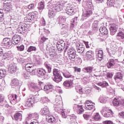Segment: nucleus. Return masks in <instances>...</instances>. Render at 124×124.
I'll return each instance as SVG.
<instances>
[{
	"mask_svg": "<svg viewBox=\"0 0 124 124\" xmlns=\"http://www.w3.org/2000/svg\"><path fill=\"white\" fill-rule=\"evenodd\" d=\"M92 7H93V3L92 2V0H89L86 1V4L85 6V11L83 13V16L84 17H88L91 14H93V12L92 11Z\"/></svg>",
	"mask_w": 124,
	"mask_h": 124,
	"instance_id": "f257e3e1",
	"label": "nucleus"
},
{
	"mask_svg": "<svg viewBox=\"0 0 124 124\" xmlns=\"http://www.w3.org/2000/svg\"><path fill=\"white\" fill-rule=\"evenodd\" d=\"M25 69L28 72H29L31 75H35V71H34V69H33L32 64L30 63H27L25 65Z\"/></svg>",
	"mask_w": 124,
	"mask_h": 124,
	"instance_id": "f03ea898",
	"label": "nucleus"
},
{
	"mask_svg": "<svg viewBox=\"0 0 124 124\" xmlns=\"http://www.w3.org/2000/svg\"><path fill=\"white\" fill-rule=\"evenodd\" d=\"M73 110L78 115H81V114H83L84 113V108H83V106L82 105H78L77 104L74 105L73 107Z\"/></svg>",
	"mask_w": 124,
	"mask_h": 124,
	"instance_id": "7ed1b4c3",
	"label": "nucleus"
},
{
	"mask_svg": "<svg viewBox=\"0 0 124 124\" xmlns=\"http://www.w3.org/2000/svg\"><path fill=\"white\" fill-rule=\"evenodd\" d=\"M35 101V97H34V96H32L31 97L27 99V101H26L25 106L26 108H29V107H31V106H32V105H33Z\"/></svg>",
	"mask_w": 124,
	"mask_h": 124,
	"instance_id": "20e7f679",
	"label": "nucleus"
},
{
	"mask_svg": "<svg viewBox=\"0 0 124 124\" xmlns=\"http://www.w3.org/2000/svg\"><path fill=\"white\" fill-rule=\"evenodd\" d=\"M92 101L88 100L86 102V104L85 105V108L86 110H93V111H95V107L93 106V105H92Z\"/></svg>",
	"mask_w": 124,
	"mask_h": 124,
	"instance_id": "39448f33",
	"label": "nucleus"
},
{
	"mask_svg": "<svg viewBox=\"0 0 124 124\" xmlns=\"http://www.w3.org/2000/svg\"><path fill=\"white\" fill-rule=\"evenodd\" d=\"M118 25L115 24H110L109 31L111 35H114L118 31Z\"/></svg>",
	"mask_w": 124,
	"mask_h": 124,
	"instance_id": "423d86ee",
	"label": "nucleus"
},
{
	"mask_svg": "<svg viewBox=\"0 0 124 124\" xmlns=\"http://www.w3.org/2000/svg\"><path fill=\"white\" fill-rule=\"evenodd\" d=\"M68 55L69 60H74L76 57V51L75 50L70 48L68 50Z\"/></svg>",
	"mask_w": 124,
	"mask_h": 124,
	"instance_id": "0eeeda50",
	"label": "nucleus"
},
{
	"mask_svg": "<svg viewBox=\"0 0 124 124\" xmlns=\"http://www.w3.org/2000/svg\"><path fill=\"white\" fill-rule=\"evenodd\" d=\"M68 15L70 16H72L75 14V12H74V8L72 7L67 6L65 8V12Z\"/></svg>",
	"mask_w": 124,
	"mask_h": 124,
	"instance_id": "6e6552de",
	"label": "nucleus"
},
{
	"mask_svg": "<svg viewBox=\"0 0 124 124\" xmlns=\"http://www.w3.org/2000/svg\"><path fill=\"white\" fill-rule=\"evenodd\" d=\"M41 115L42 116H46L47 117L48 116H50L51 112L47 107H46L44 108H42L40 110Z\"/></svg>",
	"mask_w": 124,
	"mask_h": 124,
	"instance_id": "1a4fd4ad",
	"label": "nucleus"
},
{
	"mask_svg": "<svg viewBox=\"0 0 124 124\" xmlns=\"http://www.w3.org/2000/svg\"><path fill=\"white\" fill-rule=\"evenodd\" d=\"M56 47L59 51H62L65 47V43L62 41H58L56 45Z\"/></svg>",
	"mask_w": 124,
	"mask_h": 124,
	"instance_id": "9d476101",
	"label": "nucleus"
},
{
	"mask_svg": "<svg viewBox=\"0 0 124 124\" xmlns=\"http://www.w3.org/2000/svg\"><path fill=\"white\" fill-rule=\"evenodd\" d=\"M21 41V36L19 35H14L12 39V43L13 44H18L19 42Z\"/></svg>",
	"mask_w": 124,
	"mask_h": 124,
	"instance_id": "9b49d317",
	"label": "nucleus"
},
{
	"mask_svg": "<svg viewBox=\"0 0 124 124\" xmlns=\"http://www.w3.org/2000/svg\"><path fill=\"white\" fill-rule=\"evenodd\" d=\"M9 72L11 73H14L16 72V70H17V65L16 64L14 63H12L10 64L8 68Z\"/></svg>",
	"mask_w": 124,
	"mask_h": 124,
	"instance_id": "f8f14e48",
	"label": "nucleus"
},
{
	"mask_svg": "<svg viewBox=\"0 0 124 124\" xmlns=\"http://www.w3.org/2000/svg\"><path fill=\"white\" fill-rule=\"evenodd\" d=\"M120 2L121 0H116V2L115 0H108L107 3L108 6L111 7L112 6H117L116 4H120Z\"/></svg>",
	"mask_w": 124,
	"mask_h": 124,
	"instance_id": "ddd939ff",
	"label": "nucleus"
},
{
	"mask_svg": "<svg viewBox=\"0 0 124 124\" xmlns=\"http://www.w3.org/2000/svg\"><path fill=\"white\" fill-rule=\"evenodd\" d=\"M30 89L31 92H34V93H38L39 91V88L37 86V84L34 83H31L30 86Z\"/></svg>",
	"mask_w": 124,
	"mask_h": 124,
	"instance_id": "4468645a",
	"label": "nucleus"
},
{
	"mask_svg": "<svg viewBox=\"0 0 124 124\" xmlns=\"http://www.w3.org/2000/svg\"><path fill=\"white\" fill-rule=\"evenodd\" d=\"M39 118V114L35 112L34 113L29 114L28 116L27 117V120L31 121V119H34V120H37Z\"/></svg>",
	"mask_w": 124,
	"mask_h": 124,
	"instance_id": "2eb2a0df",
	"label": "nucleus"
},
{
	"mask_svg": "<svg viewBox=\"0 0 124 124\" xmlns=\"http://www.w3.org/2000/svg\"><path fill=\"white\" fill-rule=\"evenodd\" d=\"M2 43L5 45V46L9 47L12 45V41H11L9 38H5L3 39Z\"/></svg>",
	"mask_w": 124,
	"mask_h": 124,
	"instance_id": "dca6fc26",
	"label": "nucleus"
},
{
	"mask_svg": "<svg viewBox=\"0 0 124 124\" xmlns=\"http://www.w3.org/2000/svg\"><path fill=\"white\" fill-rule=\"evenodd\" d=\"M73 84V82H72V80H66L63 83V85L66 89H69L70 88H72Z\"/></svg>",
	"mask_w": 124,
	"mask_h": 124,
	"instance_id": "f3484780",
	"label": "nucleus"
},
{
	"mask_svg": "<svg viewBox=\"0 0 124 124\" xmlns=\"http://www.w3.org/2000/svg\"><path fill=\"white\" fill-rule=\"evenodd\" d=\"M3 2L4 4V7L5 9V10L6 11H8V12H9L10 11V6H11V3L8 2V0H7V1H4Z\"/></svg>",
	"mask_w": 124,
	"mask_h": 124,
	"instance_id": "a211bd4d",
	"label": "nucleus"
},
{
	"mask_svg": "<svg viewBox=\"0 0 124 124\" xmlns=\"http://www.w3.org/2000/svg\"><path fill=\"white\" fill-rule=\"evenodd\" d=\"M116 61H117L116 59H109L108 62L107 63L108 68H111L112 66H114V65L116 64Z\"/></svg>",
	"mask_w": 124,
	"mask_h": 124,
	"instance_id": "6ab92c4d",
	"label": "nucleus"
},
{
	"mask_svg": "<svg viewBox=\"0 0 124 124\" xmlns=\"http://www.w3.org/2000/svg\"><path fill=\"white\" fill-rule=\"evenodd\" d=\"M19 84L20 81H19V80H18V79L17 78H14L12 80L10 85L13 88H14L15 87H17V86H19Z\"/></svg>",
	"mask_w": 124,
	"mask_h": 124,
	"instance_id": "aec40b11",
	"label": "nucleus"
},
{
	"mask_svg": "<svg viewBox=\"0 0 124 124\" xmlns=\"http://www.w3.org/2000/svg\"><path fill=\"white\" fill-rule=\"evenodd\" d=\"M46 120L49 124H54L56 122V118L50 114L46 118Z\"/></svg>",
	"mask_w": 124,
	"mask_h": 124,
	"instance_id": "412c9836",
	"label": "nucleus"
},
{
	"mask_svg": "<svg viewBox=\"0 0 124 124\" xmlns=\"http://www.w3.org/2000/svg\"><path fill=\"white\" fill-rule=\"evenodd\" d=\"M37 73H38L39 76H45L46 75V70L42 68L37 69Z\"/></svg>",
	"mask_w": 124,
	"mask_h": 124,
	"instance_id": "4be33fe9",
	"label": "nucleus"
},
{
	"mask_svg": "<svg viewBox=\"0 0 124 124\" xmlns=\"http://www.w3.org/2000/svg\"><path fill=\"white\" fill-rule=\"evenodd\" d=\"M54 88V86L50 83H47L45 86V91H48V92H52V89Z\"/></svg>",
	"mask_w": 124,
	"mask_h": 124,
	"instance_id": "5701e85b",
	"label": "nucleus"
},
{
	"mask_svg": "<svg viewBox=\"0 0 124 124\" xmlns=\"http://www.w3.org/2000/svg\"><path fill=\"white\" fill-rule=\"evenodd\" d=\"M54 88V86L50 83H47L45 86V91H48V92H52V89Z\"/></svg>",
	"mask_w": 124,
	"mask_h": 124,
	"instance_id": "b1692460",
	"label": "nucleus"
},
{
	"mask_svg": "<svg viewBox=\"0 0 124 124\" xmlns=\"http://www.w3.org/2000/svg\"><path fill=\"white\" fill-rule=\"evenodd\" d=\"M107 50L109 57H113L117 52L114 48H110L109 49L108 48H107Z\"/></svg>",
	"mask_w": 124,
	"mask_h": 124,
	"instance_id": "393cba45",
	"label": "nucleus"
},
{
	"mask_svg": "<svg viewBox=\"0 0 124 124\" xmlns=\"http://www.w3.org/2000/svg\"><path fill=\"white\" fill-rule=\"evenodd\" d=\"M12 97V98L11 99V100H10V103L12 104H16V100L17 99V95L16 94H14V95H8V97L9 98L10 97Z\"/></svg>",
	"mask_w": 124,
	"mask_h": 124,
	"instance_id": "a878e982",
	"label": "nucleus"
},
{
	"mask_svg": "<svg viewBox=\"0 0 124 124\" xmlns=\"http://www.w3.org/2000/svg\"><path fill=\"white\" fill-rule=\"evenodd\" d=\"M11 58H12V54L9 52L4 53L2 57V60H6V59L10 60Z\"/></svg>",
	"mask_w": 124,
	"mask_h": 124,
	"instance_id": "bb28decb",
	"label": "nucleus"
},
{
	"mask_svg": "<svg viewBox=\"0 0 124 124\" xmlns=\"http://www.w3.org/2000/svg\"><path fill=\"white\" fill-rule=\"evenodd\" d=\"M99 31L104 35H107L108 34V30L105 27H101L99 29Z\"/></svg>",
	"mask_w": 124,
	"mask_h": 124,
	"instance_id": "cd10ccee",
	"label": "nucleus"
},
{
	"mask_svg": "<svg viewBox=\"0 0 124 124\" xmlns=\"http://www.w3.org/2000/svg\"><path fill=\"white\" fill-rule=\"evenodd\" d=\"M61 99L60 96H57V98H56L55 101L54 103V106H60L62 103V101Z\"/></svg>",
	"mask_w": 124,
	"mask_h": 124,
	"instance_id": "c85d7f7f",
	"label": "nucleus"
},
{
	"mask_svg": "<svg viewBox=\"0 0 124 124\" xmlns=\"http://www.w3.org/2000/svg\"><path fill=\"white\" fill-rule=\"evenodd\" d=\"M62 80V75L61 74L56 76L53 78V81H54V82H56V83H60V82H61V81Z\"/></svg>",
	"mask_w": 124,
	"mask_h": 124,
	"instance_id": "c756f323",
	"label": "nucleus"
},
{
	"mask_svg": "<svg viewBox=\"0 0 124 124\" xmlns=\"http://www.w3.org/2000/svg\"><path fill=\"white\" fill-rule=\"evenodd\" d=\"M98 22L96 21H94L92 25V30L93 31H98Z\"/></svg>",
	"mask_w": 124,
	"mask_h": 124,
	"instance_id": "7c9ffc66",
	"label": "nucleus"
},
{
	"mask_svg": "<svg viewBox=\"0 0 124 124\" xmlns=\"http://www.w3.org/2000/svg\"><path fill=\"white\" fill-rule=\"evenodd\" d=\"M93 68L92 66L86 67L82 69L83 71L85 73H92L93 69Z\"/></svg>",
	"mask_w": 124,
	"mask_h": 124,
	"instance_id": "2f4dec72",
	"label": "nucleus"
},
{
	"mask_svg": "<svg viewBox=\"0 0 124 124\" xmlns=\"http://www.w3.org/2000/svg\"><path fill=\"white\" fill-rule=\"evenodd\" d=\"M77 51L79 54H82L85 51V46H84L79 45V46L77 48Z\"/></svg>",
	"mask_w": 124,
	"mask_h": 124,
	"instance_id": "473e14b6",
	"label": "nucleus"
},
{
	"mask_svg": "<svg viewBox=\"0 0 124 124\" xmlns=\"http://www.w3.org/2000/svg\"><path fill=\"white\" fill-rule=\"evenodd\" d=\"M22 115L20 113H16L14 116V119L16 121H22Z\"/></svg>",
	"mask_w": 124,
	"mask_h": 124,
	"instance_id": "72a5a7b5",
	"label": "nucleus"
},
{
	"mask_svg": "<svg viewBox=\"0 0 124 124\" xmlns=\"http://www.w3.org/2000/svg\"><path fill=\"white\" fill-rule=\"evenodd\" d=\"M113 104L114 106H120L122 104V102L119 99L114 98L113 101Z\"/></svg>",
	"mask_w": 124,
	"mask_h": 124,
	"instance_id": "f704fd0d",
	"label": "nucleus"
},
{
	"mask_svg": "<svg viewBox=\"0 0 124 124\" xmlns=\"http://www.w3.org/2000/svg\"><path fill=\"white\" fill-rule=\"evenodd\" d=\"M64 8L62 7V4H55L54 9L56 11L60 12L62 11V10H63Z\"/></svg>",
	"mask_w": 124,
	"mask_h": 124,
	"instance_id": "c9c22d12",
	"label": "nucleus"
},
{
	"mask_svg": "<svg viewBox=\"0 0 124 124\" xmlns=\"http://www.w3.org/2000/svg\"><path fill=\"white\" fill-rule=\"evenodd\" d=\"M103 51L102 50L98 51V61H102L103 59Z\"/></svg>",
	"mask_w": 124,
	"mask_h": 124,
	"instance_id": "e433bc0d",
	"label": "nucleus"
},
{
	"mask_svg": "<svg viewBox=\"0 0 124 124\" xmlns=\"http://www.w3.org/2000/svg\"><path fill=\"white\" fill-rule=\"evenodd\" d=\"M55 12L53 10V9H49L48 11V17L49 18H54L55 17Z\"/></svg>",
	"mask_w": 124,
	"mask_h": 124,
	"instance_id": "4c0bfd02",
	"label": "nucleus"
},
{
	"mask_svg": "<svg viewBox=\"0 0 124 124\" xmlns=\"http://www.w3.org/2000/svg\"><path fill=\"white\" fill-rule=\"evenodd\" d=\"M57 20L59 21L60 25H61V24H62V23L65 22V17L61 16L59 17Z\"/></svg>",
	"mask_w": 124,
	"mask_h": 124,
	"instance_id": "58836bf2",
	"label": "nucleus"
},
{
	"mask_svg": "<svg viewBox=\"0 0 124 124\" xmlns=\"http://www.w3.org/2000/svg\"><path fill=\"white\" fill-rule=\"evenodd\" d=\"M6 75V71L5 70H2L0 69V79L4 78Z\"/></svg>",
	"mask_w": 124,
	"mask_h": 124,
	"instance_id": "ea45409f",
	"label": "nucleus"
},
{
	"mask_svg": "<svg viewBox=\"0 0 124 124\" xmlns=\"http://www.w3.org/2000/svg\"><path fill=\"white\" fill-rule=\"evenodd\" d=\"M93 57V51H88L86 52V59L87 60H90V59H92Z\"/></svg>",
	"mask_w": 124,
	"mask_h": 124,
	"instance_id": "a19ab883",
	"label": "nucleus"
},
{
	"mask_svg": "<svg viewBox=\"0 0 124 124\" xmlns=\"http://www.w3.org/2000/svg\"><path fill=\"white\" fill-rule=\"evenodd\" d=\"M27 21L28 22H31L32 21V20H33L34 19V16L31 13H30L27 16Z\"/></svg>",
	"mask_w": 124,
	"mask_h": 124,
	"instance_id": "79ce46f5",
	"label": "nucleus"
},
{
	"mask_svg": "<svg viewBox=\"0 0 124 124\" xmlns=\"http://www.w3.org/2000/svg\"><path fill=\"white\" fill-rule=\"evenodd\" d=\"M93 119L95 121H100L101 120V117H100V115H99V113H96L93 115Z\"/></svg>",
	"mask_w": 124,
	"mask_h": 124,
	"instance_id": "37998d69",
	"label": "nucleus"
},
{
	"mask_svg": "<svg viewBox=\"0 0 124 124\" xmlns=\"http://www.w3.org/2000/svg\"><path fill=\"white\" fill-rule=\"evenodd\" d=\"M44 65H45V67L46 68V69H47L48 72L49 73H50V72H51V71L52 69V67H51V65L50 64L48 63L47 62H45L44 63Z\"/></svg>",
	"mask_w": 124,
	"mask_h": 124,
	"instance_id": "c03bdc74",
	"label": "nucleus"
},
{
	"mask_svg": "<svg viewBox=\"0 0 124 124\" xmlns=\"http://www.w3.org/2000/svg\"><path fill=\"white\" fill-rule=\"evenodd\" d=\"M114 79L115 80H117L118 79L122 80L123 79V75L121 73H117L114 77Z\"/></svg>",
	"mask_w": 124,
	"mask_h": 124,
	"instance_id": "a18cd8bd",
	"label": "nucleus"
},
{
	"mask_svg": "<svg viewBox=\"0 0 124 124\" xmlns=\"http://www.w3.org/2000/svg\"><path fill=\"white\" fill-rule=\"evenodd\" d=\"M63 75L65 78H74V76L71 75L68 72H66L65 73H63Z\"/></svg>",
	"mask_w": 124,
	"mask_h": 124,
	"instance_id": "49530a36",
	"label": "nucleus"
},
{
	"mask_svg": "<svg viewBox=\"0 0 124 124\" xmlns=\"http://www.w3.org/2000/svg\"><path fill=\"white\" fill-rule=\"evenodd\" d=\"M105 110L107 113H108L110 117H113L114 113L113 112V111L111 110V109H109L108 108H106Z\"/></svg>",
	"mask_w": 124,
	"mask_h": 124,
	"instance_id": "de8ad7c7",
	"label": "nucleus"
},
{
	"mask_svg": "<svg viewBox=\"0 0 124 124\" xmlns=\"http://www.w3.org/2000/svg\"><path fill=\"white\" fill-rule=\"evenodd\" d=\"M117 38L119 39H124V33L123 31H120L118 33V34L116 36Z\"/></svg>",
	"mask_w": 124,
	"mask_h": 124,
	"instance_id": "09e8293b",
	"label": "nucleus"
},
{
	"mask_svg": "<svg viewBox=\"0 0 124 124\" xmlns=\"http://www.w3.org/2000/svg\"><path fill=\"white\" fill-rule=\"evenodd\" d=\"M98 86H100L102 88H105V87H107L108 86V83L106 81H103L102 82H100L97 83Z\"/></svg>",
	"mask_w": 124,
	"mask_h": 124,
	"instance_id": "8fccbe9b",
	"label": "nucleus"
},
{
	"mask_svg": "<svg viewBox=\"0 0 124 124\" xmlns=\"http://www.w3.org/2000/svg\"><path fill=\"white\" fill-rule=\"evenodd\" d=\"M107 101V98L104 96H101L100 97V102L101 103H106Z\"/></svg>",
	"mask_w": 124,
	"mask_h": 124,
	"instance_id": "3c124183",
	"label": "nucleus"
},
{
	"mask_svg": "<svg viewBox=\"0 0 124 124\" xmlns=\"http://www.w3.org/2000/svg\"><path fill=\"white\" fill-rule=\"evenodd\" d=\"M32 51H36V47L33 46H29L27 49V52L31 53Z\"/></svg>",
	"mask_w": 124,
	"mask_h": 124,
	"instance_id": "603ef678",
	"label": "nucleus"
},
{
	"mask_svg": "<svg viewBox=\"0 0 124 124\" xmlns=\"http://www.w3.org/2000/svg\"><path fill=\"white\" fill-rule=\"evenodd\" d=\"M44 2H40V3H39L38 6V9H39L40 10H42V9H44Z\"/></svg>",
	"mask_w": 124,
	"mask_h": 124,
	"instance_id": "864d4df0",
	"label": "nucleus"
},
{
	"mask_svg": "<svg viewBox=\"0 0 124 124\" xmlns=\"http://www.w3.org/2000/svg\"><path fill=\"white\" fill-rule=\"evenodd\" d=\"M53 74L55 77V76H58V75H60L61 74V73H60V71L57 69H54L53 71Z\"/></svg>",
	"mask_w": 124,
	"mask_h": 124,
	"instance_id": "5fc2aeb1",
	"label": "nucleus"
},
{
	"mask_svg": "<svg viewBox=\"0 0 124 124\" xmlns=\"http://www.w3.org/2000/svg\"><path fill=\"white\" fill-rule=\"evenodd\" d=\"M28 25L27 24L22 25L21 26L20 30L22 31H28V27H27Z\"/></svg>",
	"mask_w": 124,
	"mask_h": 124,
	"instance_id": "6e6d98bb",
	"label": "nucleus"
},
{
	"mask_svg": "<svg viewBox=\"0 0 124 124\" xmlns=\"http://www.w3.org/2000/svg\"><path fill=\"white\" fill-rule=\"evenodd\" d=\"M78 19V17H76L72 19L73 23L71 25V28H73L74 27V24H76L77 23Z\"/></svg>",
	"mask_w": 124,
	"mask_h": 124,
	"instance_id": "4d7b16f0",
	"label": "nucleus"
},
{
	"mask_svg": "<svg viewBox=\"0 0 124 124\" xmlns=\"http://www.w3.org/2000/svg\"><path fill=\"white\" fill-rule=\"evenodd\" d=\"M42 99L43 102H44L45 103H49L51 102V101L50 100V99H49L48 98L46 97H43Z\"/></svg>",
	"mask_w": 124,
	"mask_h": 124,
	"instance_id": "13d9d810",
	"label": "nucleus"
},
{
	"mask_svg": "<svg viewBox=\"0 0 124 124\" xmlns=\"http://www.w3.org/2000/svg\"><path fill=\"white\" fill-rule=\"evenodd\" d=\"M75 89L76 91H78L79 93H83V91H82V88L80 87V85H77L76 86Z\"/></svg>",
	"mask_w": 124,
	"mask_h": 124,
	"instance_id": "bf43d9fd",
	"label": "nucleus"
},
{
	"mask_svg": "<svg viewBox=\"0 0 124 124\" xmlns=\"http://www.w3.org/2000/svg\"><path fill=\"white\" fill-rule=\"evenodd\" d=\"M66 3H67V1H62V3L61 4L62 8H63V10H65V8H64V7H65V6H66Z\"/></svg>",
	"mask_w": 124,
	"mask_h": 124,
	"instance_id": "052dcab7",
	"label": "nucleus"
},
{
	"mask_svg": "<svg viewBox=\"0 0 124 124\" xmlns=\"http://www.w3.org/2000/svg\"><path fill=\"white\" fill-rule=\"evenodd\" d=\"M18 51H24V49H25V46L24 45H22L19 46H17Z\"/></svg>",
	"mask_w": 124,
	"mask_h": 124,
	"instance_id": "680f3d73",
	"label": "nucleus"
},
{
	"mask_svg": "<svg viewBox=\"0 0 124 124\" xmlns=\"http://www.w3.org/2000/svg\"><path fill=\"white\" fill-rule=\"evenodd\" d=\"M3 16V10L0 9V21H2Z\"/></svg>",
	"mask_w": 124,
	"mask_h": 124,
	"instance_id": "e2e57ef3",
	"label": "nucleus"
},
{
	"mask_svg": "<svg viewBox=\"0 0 124 124\" xmlns=\"http://www.w3.org/2000/svg\"><path fill=\"white\" fill-rule=\"evenodd\" d=\"M107 76L108 79H111V78L113 77V74L111 73H108Z\"/></svg>",
	"mask_w": 124,
	"mask_h": 124,
	"instance_id": "0e129e2a",
	"label": "nucleus"
},
{
	"mask_svg": "<svg viewBox=\"0 0 124 124\" xmlns=\"http://www.w3.org/2000/svg\"><path fill=\"white\" fill-rule=\"evenodd\" d=\"M104 124H113V122L110 120L105 121L103 122Z\"/></svg>",
	"mask_w": 124,
	"mask_h": 124,
	"instance_id": "69168bd1",
	"label": "nucleus"
},
{
	"mask_svg": "<svg viewBox=\"0 0 124 124\" xmlns=\"http://www.w3.org/2000/svg\"><path fill=\"white\" fill-rule=\"evenodd\" d=\"M119 117L122 119H124V111H122L119 113Z\"/></svg>",
	"mask_w": 124,
	"mask_h": 124,
	"instance_id": "338daca9",
	"label": "nucleus"
},
{
	"mask_svg": "<svg viewBox=\"0 0 124 124\" xmlns=\"http://www.w3.org/2000/svg\"><path fill=\"white\" fill-rule=\"evenodd\" d=\"M28 8L29 9H33V8H34V4L32 3L30 4L29 5H28Z\"/></svg>",
	"mask_w": 124,
	"mask_h": 124,
	"instance_id": "774afa93",
	"label": "nucleus"
}]
</instances>
